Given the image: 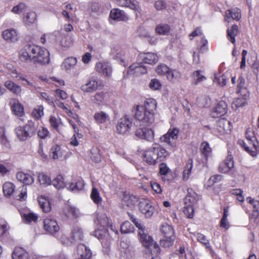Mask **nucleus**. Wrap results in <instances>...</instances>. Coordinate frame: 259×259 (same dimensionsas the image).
<instances>
[{"mask_svg":"<svg viewBox=\"0 0 259 259\" xmlns=\"http://www.w3.org/2000/svg\"><path fill=\"white\" fill-rule=\"evenodd\" d=\"M167 155L168 153L164 148L155 143L145 151L143 160L149 164L154 165L162 161Z\"/></svg>","mask_w":259,"mask_h":259,"instance_id":"f257e3e1","label":"nucleus"},{"mask_svg":"<svg viewBox=\"0 0 259 259\" xmlns=\"http://www.w3.org/2000/svg\"><path fill=\"white\" fill-rule=\"evenodd\" d=\"M3 193L5 196L10 197L14 194L16 199L19 200H24L27 197V189L25 185H22L15 191V186L11 182H7L3 186Z\"/></svg>","mask_w":259,"mask_h":259,"instance_id":"f03ea898","label":"nucleus"},{"mask_svg":"<svg viewBox=\"0 0 259 259\" xmlns=\"http://www.w3.org/2000/svg\"><path fill=\"white\" fill-rule=\"evenodd\" d=\"M135 117L139 121L141 125L149 126L152 124L155 120L154 114L147 112L143 106L137 105L135 108Z\"/></svg>","mask_w":259,"mask_h":259,"instance_id":"7ed1b4c3","label":"nucleus"},{"mask_svg":"<svg viewBox=\"0 0 259 259\" xmlns=\"http://www.w3.org/2000/svg\"><path fill=\"white\" fill-rule=\"evenodd\" d=\"M245 135L246 141L245 142L242 140H239L238 141V143L251 156H254L256 155V151L257 150V148L255 143L256 138L254 134L250 129L246 130Z\"/></svg>","mask_w":259,"mask_h":259,"instance_id":"20e7f679","label":"nucleus"},{"mask_svg":"<svg viewBox=\"0 0 259 259\" xmlns=\"http://www.w3.org/2000/svg\"><path fill=\"white\" fill-rule=\"evenodd\" d=\"M140 240L142 245L150 252L151 254H159L160 248L152 238L147 235L145 231L141 230L138 232Z\"/></svg>","mask_w":259,"mask_h":259,"instance_id":"39448f33","label":"nucleus"},{"mask_svg":"<svg viewBox=\"0 0 259 259\" xmlns=\"http://www.w3.org/2000/svg\"><path fill=\"white\" fill-rule=\"evenodd\" d=\"M179 132V128L177 127L170 128L165 134L160 138V142L166 144L172 148H176V142L173 141L178 139Z\"/></svg>","mask_w":259,"mask_h":259,"instance_id":"423d86ee","label":"nucleus"},{"mask_svg":"<svg viewBox=\"0 0 259 259\" xmlns=\"http://www.w3.org/2000/svg\"><path fill=\"white\" fill-rule=\"evenodd\" d=\"M35 50L33 52V61L42 64H48L50 62L49 52L44 48L37 46L33 47Z\"/></svg>","mask_w":259,"mask_h":259,"instance_id":"0eeeda50","label":"nucleus"},{"mask_svg":"<svg viewBox=\"0 0 259 259\" xmlns=\"http://www.w3.org/2000/svg\"><path fill=\"white\" fill-rule=\"evenodd\" d=\"M132 126V121L127 116L120 118L116 125V130L118 134L124 135L129 132Z\"/></svg>","mask_w":259,"mask_h":259,"instance_id":"6e6552de","label":"nucleus"},{"mask_svg":"<svg viewBox=\"0 0 259 259\" xmlns=\"http://www.w3.org/2000/svg\"><path fill=\"white\" fill-rule=\"evenodd\" d=\"M140 211L146 218H150L155 212V208L148 200H143L139 203Z\"/></svg>","mask_w":259,"mask_h":259,"instance_id":"1a4fd4ad","label":"nucleus"},{"mask_svg":"<svg viewBox=\"0 0 259 259\" xmlns=\"http://www.w3.org/2000/svg\"><path fill=\"white\" fill-rule=\"evenodd\" d=\"M33 47L34 45H25L19 52V57L22 61H33V52L35 50Z\"/></svg>","mask_w":259,"mask_h":259,"instance_id":"9d476101","label":"nucleus"},{"mask_svg":"<svg viewBox=\"0 0 259 259\" xmlns=\"http://www.w3.org/2000/svg\"><path fill=\"white\" fill-rule=\"evenodd\" d=\"M45 230L52 235H55L60 229V227L55 220L47 218L44 221Z\"/></svg>","mask_w":259,"mask_h":259,"instance_id":"9b49d317","label":"nucleus"},{"mask_svg":"<svg viewBox=\"0 0 259 259\" xmlns=\"http://www.w3.org/2000/svg\"><path fill=\"white\" fill-rule=\"evenodd\" d=\"M228 105L225 101H220L214 107L211 112V115L213 118H219L224 115L227 112Z\"/></svg>","mask_w":259,"mask_h":259,"instance_id":"f8f14e48","label":"nucleus"},{"mask_svg":"<svg viewBox=\"0 0 259 259\" xmlns=\"http://www.w3.org/2000/svg\"><path fill=\"white\" fill-rule=\"evenodd\" d=\"M234 165L233 156L231 155H228L226 158L220 164L218 169L221 173L227 174L234 167Z\"/></svg>","mask_w":259,"mask_h":259,"instance_id":"ddd939ff","label":"nucleus"},{"mask_svg":"<svg viewBox=\"0 0 259 259\" xmlns=\"http://www.w3.org/2000/svg\"><path fill=\"white\" fill-rule=\"evenodd\" d=\"M127 72L129 74L137 76L146 73L147 69L142 63H135L129 67Z\"/></svg>","mask_w":259,"mask_h":259,"instance_id":"4468645a","label":"nucleus"},{"mask_svg":"<svg viewBox=\"0 0 259 259\" xmlns=\"http://www.w3.org/2000/svg\"><path fill=\"white\" fill-rule=\"evenodd\" d=\"M2 35L4 39L8 42H15L19 39V34L17 31L13 28L4 30Z\"/></svg>","mask_w":259,"mask_h":259,"instance_id":"2eb2a0df","label":"nucleus"},{"mask_svg":"<svg viewBox=\"0 0 259 259\" xmlns=\"http://www.w3.org/2000/svg\"><path fill=\"white\" fill-rule=\"evenodd\" d=\"M95 69L97 71L105 76H110L112 72V67L108 63L98 62Z\"/></svg>","mask_w":259,"mask_h":259,"instance_id":"dca6fc26","label":"nucleus"},{"mask_svg":"<svg viewBox=\"0 0 259 259\" xmlns=\"http://www.w3.org/2000/svg\"><path fill=\"white\" fill-rule=\"evenodd\" d=\"M98 86L99 82L97 80L91 79L81 87V90L85 93H92L98 89Z\"/></svg>","mask_w":259,"mask_h":259,"instance_id":"f3484780","label":"nucleus"},{"mask_svg":"<svg viewBox=\"0 0 259 259\" xmlns=\"http://www.w3.org/2000/svg\"><path fill=\"white\" fill-rule=\"evenodd\" d=\"M77 62L76 58L70 57L65 59L61 65V68L62 70L67 71L75 67Z\"/></svg>","mask_w":259,"mask_h":259,"instance_id":"a211bd4d","label":"nucleus"},{"mask_svg":"<svg viewBox=\"0 0 259 259\" xmlns=\"http://www.w3.org/2000/svg\"><path fill=\"white\" fill-rule=\"evenodd\" d=\"M117 4L121 7H128L135 11H140L139 3L136 0H117Z\"/></svg>","mask_w":259,"mask_h":259,"instance_id":"6ab92c4d","label":"nucleus"},{"mask_svg":"<svg viewBox=\"0 0 259 259\" xmlns=\"http://www.w3.org/2000/svg\"><path fill=\"white\" fill-rule=\"evenodd\" d=\"M77 253L81 259H90L92 256L91 250L83 244L77 246Z\"/></svg>","mask_w":259,"mask_h":259,"instance_id":"aec40b11","label":"nucleus"},{"mask_svg":"<svg viewBox=\"0 0 259 259\" xmlns=\"http://www.w3.org/2000/svg\"><path fill=\"white\" fill-rule=\"evenodd\" d=\"M24 127L27 135H29V137H31L36 133L38 127V123L36 121L30 120L28 121L27 123L24 125Z\"/></svg>","mask_w":259,"mask_h":259,"instance_id":"412c9836","label":"nucleus"},{"mask_svg":"<svg viewBox=\"0 0 259 259\" xmlns=\"http://www.w3.org/2000/svg\"><path fill=\"white\" fill-rule=\"evenodd\" d=\"M94 118L98 124H103L110 120L109 115L102 111L96 112Z\"/></svg>","mask_w":259,"mask_h":259,"instance_id":"4be33fe9","label":"nucleus"},{"mask_svg":"<svg viewBox=\"0 0 259 259\" xmlns=\"http://www.w3.org/2000/svg\"><path fill=\"white\" fill-rule=\"evenodd\" d=\"M241 18V11L237 8H234L230 10H228L226 12V18L225 20L229 22L230 19L233 20H239Z\"/></svg>","mask_w":259,"mask_h":259,"instance_id":"5701e85b","label":"nucleus"},{"mask_svg":"<svg viewBox=\"0 0 259 259\" xmlns=\"http://www.w3.org/2000/svg\"><path fill=\"white\" fill-rule=\"evenodd\" d=\"M17 179L25 185H30L34 182V178L28 174L18 172L16 175Z\"/></svg>","mask_w":259,"mask_h":259,"instance_id":"b1692460","label":"nucleus"},{"mask_svg":"<svg viewBox=\"0 0 259 259\" xmlns=\"http://www.w3.org/2000/svg\"><path fill=\"white\" fill-rule=\"evenodd\" d=\"M36 20V14L34 12L30 11L23 15V22L25 25L29 26L33 24Z\"/></svg>","mask_w":259,"mask_h":259,"instance_id":"393cba45","label":"nucleus"},{"mask_svg":"<svg viewBox=\"0 0 259 259\" xmlns=\"http://www.w3.org/2000/svg\"><path fill=\"white\" fill-rule=\"evenodd\" d=\"M217 127L220 133H227L230 131V122L224 119H220L217 122Z\"/></svg>","mask_w":259,"mask_h":259,"instance_id":"a878e982","label":"nucleus"},{"mask_svg":"<svg viewBox=\"0 0 259 259\" xmlns=\"http://www.w3.org/2000/svg\"><path fill=\"white\" fill-rule=\"evenodd\" d=\"M238 33V27L236 25H232L231 28H229L227 31V37L228 39L233 44L236 42L235 37Z\"/></svg>","mask_w":259,"mask_h":259,"instance_id":"bb28decb","label":"nucleus"},{"mask_svg":"<svg viewBox=\"0 0 259 259\" xmlns=\"http://www.w3.org/2000/svg\"><path fill=\"white\" fill-rule=\"evenodd\" d=\"M110 17L111 19L117 21H124L127 19L124 12L118 9H114L111 10Z\"/></svg>","mask_w":259,"mask_h":259,"instance_id":"cd10ccee","label":"nucleus"},{"mask_svg":"<svg viewBox=\"0 0 259 259\" xmlns=\"http://www.w3.org/2000/svg\"><path fill=\"white\" fill-rule=\"evenodd\" d=\"M143 61L145 63L154 64L158 61L157 55L153 53H144L143 56Z\"/></svg>","mask_w":259,"mask_h":259,"instance_id":"c85d7f7f","label":"nucleus"},{"mask_svg":"<svg viewBox=\"0 0 259 259\" xmlns=\"http://www.w3.org/2000/svg\"><path fill=\"white\" fill-rule=\"evenodd\" d=\"M38 202L44 212L47 213L50 211L51 207L49 199L44 196H40L38 197Z\"/></svg>","mask_w":259,"mask_h":259,"instance_id":"c756f323","label":"nucleus"},{"mask_svg":"<svg viewBox=\"0 0 259 259\" xmlns=\"http://www.w3.org/2000/svg\"><path fill=\"white\" fill-rule=\"evenodd\" d=\"M5 86L11 92L17 95H20L22 90L20 86L15 84L11 80H8L5 82Z\"/></svg>","mask_w":259,"mask_h":259,"instance_id":"7c9ffc66","label":"nucleus"},{"mask_svg":"<svg viewBox=\"0 0 259 259\" xmlns=\"http://www.w3.org/2000/svg\"><path fill=\"white\" fill-rule=\"evenodd\" d=\"M12 257L13 259H27L28 253L21 247H17L13 251Z\"/></svg>","mask_w":259,"mask_h":259,"instance_id":"2f4dec72","label":"nucleus"},{"mask_svg":"<svg viewBox=\"0 0 259 259\" xmlns=\"http://www.w3.org/2000/svg\"><path fill=\"white\" fill-rule=\"evenodd\" d=\"M138 198L134 195L126 194L122 198L123 202L129 207L132 208L137 202Z\"/></svg>","mask_w":259,"mask_h":259,"instance_id":"473e14b6","label":"nucleus"},{"mask_svg":"<svg viewBox=\"0 0 259 259\" xmlns=\"http://www.w3.org/2000/svg\"><path fill=\"white\" fill-rule=\"evenodd\" d=\"M192 83L195 85L199 84L206 79L205 76L202 74V71L200 70L194 71L192 74Z\"/></svg>","mask_w":259,"mask_h":259,"instance_id":"72a5a7b5","label":"nucleus"},{"mask_svg":"<svg viewBox=\"0 0 259 259\" xmlns=\"http://www.w3.org/2000/svg\"><path fill=\"white\" fill-rule=\"evenodd\" d=\"M95 235L99 240H101V242L104 247H108L109 245V243L108 242L106 238V235L107 234L105 230H97L95 232Z\"/></svg>","mask_w":259,"mask_h":259,"instance_id":"f704fd0d","label":"nucleus"},{"mask_svg":"<svg viewBox=\"0 0 259 259\" xmlns=\"http://www.w3.org/2000/svg\"><path fill=\"white\" fill-rule=\"evenodd\" d=\"M111 54L113 58L121 62H124L125 60V53L123 50L119 48H113L111 50Z\"/></svg>","mask_w":259,"mask_h":259,"instance_id":"c9c22d12","label":"nucleus"},{"mask_svg":"<svg viewBox=\"0 0 259 259\" xmlns=\"http://www.w3.org/2000/svg\"><path fill=\"white\" fill-rule=\"evenodd\" d=\"M90 156L92 160L96 163H99L101 161V154L97 147H93L91 149Z\"/></svg>","mask_w":259,"mask_h":259,"instance_id":"e433bc0d","label":"nucleus"},{"mask_svg":"<svg viewBox=\"0 0 259 259\" xmlns=\"http://www.w3.org/2000/svg\"><path fill=\"white\" fill-rule=\"evenodd\" d=\"M12 109L14 114L18 116H22L24 115L23 106L18 101H14L12 106Z\"/></svg>","mask_w":259,"mask_h":259,"instance_id":"4c0bfd02","label":"nucleus"},{"mask_svg":"<svg viewBox=\"0 0 259 259\" xmlns=\"http://www.w3.org/2000/svg\"><path fill=\"white\" fill-rule=\"evenodd\" d=\"M63 155V151L59 145L53 146L50 151V156L54 159H57L61 157Z\"/></svg>","mask_w":259,"mask_h":259,"instance_id":"58836bf2","label":"nucleus"},{"mask_svg":"<svg viewBox=\"0 0 259 259\" xmlns=\"http://www.w3.org/2000/svg\"><path fill=\"white\" fill-rule=\"evenodd\" d=\"M67 188L70 191L77 192L83 189L84 183L82 180H79L77 182H72L68 184Z\"/></svg>","mask_w":259,"mask_h":259,"instance_id":"ea45409f","label":"nucleus"},{"mask_svg":"<svg viewBox=\"0 0 259 259\" xmlns=\"http://www.w3.org/2000/svg\"><path fill=\"white\" fill-rule=\"evenodd\" d=\"M181 73L178 70L169 69L167 75V79L172 82L178 80L181 78Z\"/></svg>","mask_w":259,"mask_h":259,"instance_id":"a19ab883","label":"nucleus"},{"mask_svg":"<svg viewBox=\"0 0 259 259\" xmlns=\"http://www.w3.org/2000/svg\"><path fill=\"white\" fill-rule=\"evenodd\" d=\"M64 213L68 217L77 218L79 216V211L75 207L67 205L64 208Z\"/></svg>","mask_w":259,"mask_h":259,"instance_id":"79ce46f5","label":"nucleus"},{"mask_svg":"<svg viewBox=\"0 0 259 259\" xmlns=\"http://www.w3.org/2000/svg\"><path fill=\"white\" fill-rule=\"evenodd\" d=\"M192 167L193 160L192 159H189L186 163L183 172V178L185 181H187L189 179Z\"/></svg>","mask_w":259,"mask_h":259,"instance_id":"37998d69","label":"nucleus"},{"mask_svg":"<svg viewBox=\"0 0 259 259\" xmlns=\"http://www.w3.org/2000/svg\"><path fill=\"white\" fill-rule=\"evenodd\" d=\"M144 107L147 112L154 114V111L156 108V101L153 99H147L145 102V106Z\"/></svg>","mask_w":259,"mask_h":259,"instance_id":"c03bdc74","label":"nucleus"},{"mask_svg":"<svg viewBox=\"0 0 259 259\" xmlns=\"http://www.w3.org/2000/svg\"><path fill=\"white\" fill-rule=\"evenodd\" d=\"M105 94L102 92L97 93L92 97V102L93 104L100 105L105 101Z\"/></svg>","mask_w":259,"mask_h":259,"instance_id":"a18cd8bd","label":"nucleus"},{"mask_svg":"<svg viewBox=\"0 0 259 259\" xmlns=\"http://www.w3.org/2000/svg\"><path fill=\"white\" fill-rule=\"evenodd\" d=\"M169 26L167 24L161 23L157 25L155 28V31L160 35H166L170 31Z\"/></svg>","mask_w":259,"mask_h":259,"instance_id":"49530a36","label":"nucleus"},{"mask_svg":"<svg viewBox=\"0 0 259 259\" xmlns=\"http://www.w3.org/2000/svg\"><path fill=\"white\" fill-rule=\"evenodd\" d=\"M16 134L17 137L22 141L26 140L28 137L29 135H27L26 130L24 126H19L15 129Z\"/></svg>","mask_w":259,"mask_h":259,"instance_id":"de8ad7c7","label":"nucleus"},{"mask_svg":"<svg viewBox=\"0 0 259 259\" xmlns=\"http://www.w3.org/2000/svg\"><path fill=\"white\" fill-rule=\"evenodd\" d=\"M51 183L57 189H61L65 187L64 179L61 175L57 176L52 182Z\"/></svg>","mask_w":259,"mask_h":259,"instance_id":"09e8293b","label":"nucleus"},{"mask_svg":"<svg viewBox=\"0 0 259 259\" xmlns=\"http://www.w3.org/2000/svg\"><path fill=\"white\" fill-rule=\"evenodd\" d=\"M160 230L164 234V237L174 236V232L172 228L167 224H163L161 225Z\"/></svg>","mask_w":259,"mask_h":259,"instance_id":"8fccbe9b","label":"nucleus"},{"mask_svg":"<svg viewBox=\"0 0 259 259\" xmlns=\"http://www.w3.org/2000/svg\"><path fill=\"white\" fill-rule=\"evenodd\" d=\"M72 235L74 241L82 240L83 238L82 231L78 227H75L73 229Z\"/></svg>","mask_w":259,"mask_h":259,"instance_id":"3c124183","label":"nucleus"},{"mask_svg":"<svg viewBox=\"0 0 259 259\" xmlns=\"http://www.w3.org/2000/svg\"><path fill=\"white\" fill-rule=\"evenodd\" d=\"M91 198H92L93 202L99 205L101 203L102 199L100 196L99 192H98L97 188L93 187L91 194Z\"/></svg>","mask_w":259,"mask_h":259,"instance_id":"603ef678","label":"nucleus"},{"mask_svg":"<svg viewBox=\"0 0 259 259\" xmlns=\"http://www.w3.org/2000/svg\"><path fill=\"white\" fill-rule=\"evenodd\" d=\"M38 180L41 185H49L52 182L50 177L43 172L38 174Z\"/></svg>","mask_w":259,"mask_h":259,"instance_id":"864d4df0","label":"nucleus"},{"mask_svg":"<svg viewBox=\"0 0 259 259\" xmlns=\"http://www.w3.org/2000/svg\"><path fill=\"white\" fill-rule=\"evenodd\" d=\"M200 149L202 153L206 157V158H207L210 155L211 149L207 142H202L200 146Z\"/></svg>","mask_w":259,"mask_h":259,"instance_id":"5fc2aeb1","label":"nucleus"},{"mask_svg":"<svg viewBox=\"0 0 259 259\" xmlns=\"http://www.w3.org/2000/svg\"><path fill=\"white\" fill-rule=\"evenodd\" d=\"M174 239V236L164 237L160 241V245L164 247H168L172 245Z\"/></svg>","mask_w":259,"mask_h":259,"instance_id":"6e6d98bb","label":"nucleus"},{"mask_svg":"<svg viewBox=\"0 0 259 259\" xmlns=\"http://www.w3.org/2000/svg\"><path fill=\"white\" fill-rule=\"evenodd\" d=\"M133 231V225L128 221L124 222L120 226V231L122 233H128Z\"/></svg>","mask_w":259,"mask_h":259,"instance_id":"4d7b16f0","label":"nucleus"},{"mask_svg":"<svg viewBox=\"0 0 259 259\" xmlns=\"http://www.w3.org/2000/svg\"><path fill=\"white\" fill-rule=\"evenodd\" d=\"M44 115V107L41 105L37 106L34 108L32 112V115L36 119H39Z\"/></svg>","mask_w":259,"mask_h":259,"instance_id":"13d9d810","label":"nucleus"},{"mask_svg":"<svg viewBox=\"0 0 259 259\" xmlns=\"http://www.w3.org/2000/svg\"><path fill=\"white\" fill-rule=\"evenodd\" d=\"M169 70V68L167 65L161 64L156 67V72L160 75H167Z\"/></svg>","mask_w":259,"mask_h":259,"instance_id":"bf43d9fd","label":"nucleus"},{"mask_svg":"<svg viewBox=\"0 0 259 259\" xmlns=\"http://www.w3.org/2000/svg\"><path fill=\"white\" fill-rule=\"evenodd\" d=\"M27 8V6L24 3H20L14 6L12 9V12L15 14H19L24 12Z\"/></svg>","mask_w":259,"mask_h":259,"instance_id":"052dcab7","label":"nucleus"},{"mask_svg":"<svg viewBox=\"0 0 259 259\" xmlns=\"http://www.w3.org/2000/svg\"><path fill=\"white\" fill-rule=\"evenodd\" d=\"M143 139L148 141H152L154 138V131L151 128H144V133Z\"/></svg>","mask_w":259,"mask_h":259,"instance_id":"680f3d73","label":"nucleus"},{"mask_svg":"<svg viewBox=\"0 0 259 259\" xmlns=\"http://www.w3.org/2000/svg\"><path fill=\"white\" fill-rule=\"evenodd\" d=\"M60 42L63 47L69 48L73 45V39L70 36H65L62 38Z\"/></svg>","mask_w":259,"mask_h":259,"instance_id":"e2e57ef3","label":"nucleus"},{"mask_svg":"<svg viewBox=\"0 0 259 259\" xmlns=\"http://www.w3.org/2000/svg\"><path fill=\"white\" fill-rule=\"evenodd\" d=\"M196 238L198 241L203 244L205 246V247L207 249L210 248V246L209 244V240L206 238V237L203 234L200 233H197L196 234Z\"/></svg>","mask_w":259,"mask_h":259,"instance_id":"0e129e2a","label":"nucleus"},{"mask_svg":"<svg viewBox=\"0 0 259 259\" xmlns=\"http://www.w3.org/2000/svg\"><path fill=\"white\" fill-rule=\"evenodd\" d=\"M183 212L188 218H192L194 213L193 206L190 204H189V205H185L184 207Z\"/></svg>","mask_w":259,"mask_h":259,"instance_id":"69168bd1","label":"nucleus"},{"mask_svg":"<svg viewBox=\"0 0 259 259\" xmlns=\"http://www.w3.org/2000/svg\"><path fill=\"white\" fill-rule=\"evenodd\" d=\"M23 217L25 220V222L28 223H30L32 222H36L38 219L37 215L33 213H29L27 214H24Z\"/></svg>","mask_w":259,"mask_h":259,"instance_id":"338daca9","label":"nucleus"},{"mask_svg":"<svg viewBox=\"0 0 259 259\" xmlns=\"http://www.w3.org/2000/svg\"><path fill=\"white\" fill-rule=\"evenodd\" d=\"M154 7L157 11L162 10L166 8V3L164 1L158 0L155 2Z\"/></svg>","mask_w":259,"mask_h":259,"instance_id":"774afa93","label":"nucleus"}]
</instances>
